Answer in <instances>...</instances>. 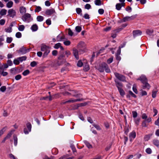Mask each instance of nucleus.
I'll return each mask as SVG.
<instances>
[{"instance_id":"obj_1","label":"nucleus","mask_w":159,"mask_h":159,"mask_svg":"<svg viewBox=\"0 0 159 159\" xmlns=\"http://www.w3.org/2000/svg\"><path fill=\"white\" fill-rule=\"evenodd\" d=\"M96 68L100 72H103L104 70L107 73H109L111 72L108 65L105 62L102 63L98 66H97Z\"/></svg>"},{"instance_id":"obj_2","label":"nucleus","mask_w":159,"mask_h":159,"mask_svg":"<svg viewBox=\"0 0 159 159\" xmlns=\"http://www.w3.org/2000/svg\"><path fill=\"white\" fill-rule=\"evenodd\" d=\"M41 50V51L44 52L43 55L44 57H46L50 52L49 47L44 44L42 45Z\"/></svg>"},{"instance_id":"obj_3","label":"nucleus","mask_w":159,"mask_h":159,"mask_svg":"<svg viewBox=\"0 0 159 159\" xmlns=\"http://www.w3.org/2000/svg\"><path fill=\"white\" fill-rule=\"evenodd\" d=\"M16 12L15 10L11 9L8 10L7 16L13 18L16 16Z\"/></svg>"},{"instance_id":"obj_4","label":"nucleus","mask_w":159,"mask_h":159,"mask_svg":"<svg viewBox=\"0 0 159 159\" xmlns=\"http://www.w3.org/2000/svg\"><path fill=\"white\" fill-rule=\"evenodd\" d=\"M115 76L119 80L122 81H125V77L123 75L120 74L118 73H115Z\"/></svg>"},{"instance_id":"obj_5","label":"nucleus","mask_w":159,"mask_h":159,"mask_svg":"<svg viewBox=\"0 0 159 159\" xmlns=\"http://www.w3.org/2000/svg\"><path fill=\"white\" fill-rule=\"evenodd\" d=\"M31 15L29 13H26L23 15L22 17V20L24 21L29 22L30 20Z\"/></svg>"},{"instance_id":"obj_6","label":"nucleus","mask_w":159,"mask_h":159,"mask_svg":"<svg viewBox=\"0 0 159 159\" xmlns=\"http://www.w3.org/2000/svg\"><path fill=\"white\" fill-rule=\"evenodd\" d=\"M82 99H70L69 100L63 102L62 103L65 104L66 103H74L78 101H80L82 100Z\"/></svg>"},{"instance_id":"obj_7","label":"nucleus","mask_w":159,"mask_h":159,"mask_svg":"<svg viewBox=\"0 0 159 159\" xmlns=\"http://www.w3.org/2000/svg\"><path fill=\"white\" fill-rule=\"evenodd\" d=\"M55 13V10L53 9H51L47 10L45 13L47 15L50 16Z\"/></svg>"},{"instance_id":"obj_8","label":"nucleus","mask_w":159,"mask_h":159,"mask_svg":"<svg viewBox=\"0 0 159 159\" xmlns=\"http://www.w3.org/2000/svg\"><path fill=\"white\" fill-rule=\"evenodd\" d=\"M136 136V133L134 131H133L130 133L129 135V140L130 141H132V140L134 139Z\"/></svg>"},{"instance_id":"obj_9","label":"nucleus","mask_w":159,"mask_h":159,"mask_svg":"<svg viewBox=\"0 0 159 159\" xmlns=\"http://www.w3.org/2000/svg\"><path fill=\"white\" fill-rule=\"evenodd\" d=\"M73 53L74 55L77 59H79V51H78L76 49L73 48Z\"/></svg>"},{"instance_id":"obj_10","label":"nucleus","mask_w":159,"mask_h":159,"mask_svg":"<svg viewBox=\"0 0 159 159\" xmlns=\"http://www.w3.org/2000/svg\"><path fill=\"white\" fill-rule=\"evenodd\" d=\"M141 34L142 32L140 30H135L133 31V36L135 37L140 35Z\"/></svg>"},{"instance_id":"obj_11","label":"nucleus","mask_w":159,"mask_h":159,"mask_svg":"<svg viewBox=\"0 0 159 159\" xmlns=\"http://www.w3.org/2000/svg\"><path fill=\"white\" fill-rule=\"evenodd\" d=\"M135 18L134 16H132L131 17L126 16L124 17L122 19L123 22H126L133 19Z\"/></svg>"},{"instance_id":"obj_12","label":"nucleus","mask_w":159,"mask_h":159,"mask_svg":"<svg viewBox=\"0 0 159 159\" xmlns=\"http://www.w3.org/2000/svg\"><path fill=\"white\" fill-rule=\"evenodd\" d=\"M143 89H149L150 88V85L147 82H145L143 83Z\"/></svg>"},{"instance_id":"obj_13","label":"nucleus","mask_w":159,"mask_h":159,"mask_svg":"<svg viewBox=\"0 0 159 159\" xmlns=\"http://www.w3.org/2000/svg\"><path fill=\"white\" fill-rule=\"evenodd\" d=\"M139 79L141 81L142 83L145 82H147V79L145 75H141Z\"/></svg>"},{"instance_id":"obj_14","label":"nucleus","mask_w":159,"mask_h":159,"mask_svg":"<svg viewBox=\"0 0 159 159\" xmlns=\"http://www.w3.org/2000/svg\"><path fill=\"white\" fill-rule=\"evenodd\" d=\"M85 62H84V63H86L84 65V70L85 71H87L89 69V65L87 64L86 63V61L84 60Z\"/></svg>"},{"instance_id":"obj_15","label":"nucleus","mask_w":159,"mask_h":159,"mask_svg":"<svg viewBox=\"0 0 159 159\" xmlns=\"http://www.w3.org/2000/svg\"><path fill=\"white\" fill-rule=\"evenodd\" d=\"M20 13L23 14L26 12V8L23 6L21 7L20 8Z\"/></svg>"},{"instance_id":"obj_16","label":"nucleus","mask_w":159,"mask_h":159,"mask_svg":"<svg viewBox=\"0 0 159 159\" xmlns=\"http://www.w3.org/2000/svg\"><path fill=\"white\" fill-rule=\"evenodd\" d=\"M84 42H81L79 43L78 45V48L79 49L84 48Z\"/></svg>"},{"instance_id":"obj_17","label":"nucleus","mask_w":159,"mask_h":159,"mask_svg":"<svg viewBox=\"0 0 159 159\" xmlns=\"http://www.w3.org/2000/svg\"><path fill=\"white\" fill-rule=\"evenodd\" d=\"M125 4V3H117L116 5V8L117 10H120L121 7V6H124Z\"/></svg>"},{"instance_id":"obj_18","label":"nucleus","mask_w":159,"mask_h":159,"mask_svg":"<svg viewBox=\"0 0 159 159\" xmlns=\"http://www.w3.org/2000/svg\"><path fill=\"white\" fill-rule=\"evenodd\" d=\"M0 73L3 76H5L8 74V73L6 72H4L3 71V69L1 67H0Z\"/></svg>"},{"instance_id":"obj_19","label":"nucleus","mask_w":159,"mask_h":159,"mask_svg":"<svg viewBox=\"0 0 159 159\" xmlns=\"http://www.w3.org/2000/svg\"><path fill=\"white\" fill-rule=\"evenodd\" d=\"M13 2L12 1H9L6 4V6L8 8H10L12 7Z\"/></svg>"},{"instance_id":"obj_20","label":"nucleus","mask_w":159,"mask_h":159,"mask_svg":"<svg viewBox=\"0 0 159 159\" xmlns=\"http://www.w3.org/2000/svg\"><path fill=\"white\" fill-rule=\"evenodd\" d=\"M65 39L64 36H61L60 35H58L57 38V39L58 41H61Z\"/></svg>"},{"instance_id":"obj_21","label":"nucleus","mask_w":159,"mask_h":159,"mask_svg":"<svg viewBox=\"0 0 159 159\" xmlns=\"http://www.w3.org/2000/svg\"><path fill=\"white\" fill-rule=\"evenodd\" d=\"M38 29V26L36 24L33 25L31 27V29L33 31H36Z\"/></svg>"},{"instance_id":"obj_22","label":"nucleus","mask_w":159,"mask_h":159,"mask_svg":"<svg viewBox=\"0 0 159 159\" xmlns=\"http://www.w3.org/2000/svg\"><path fill=\"white\" fill-rule=\"evenodd\" d=\"M153 32V30L152 29H148L146 30V34L149 35H151Z\"/></svg>"},{"instance_id":"obj_23","label":"nucleus","mask_w":159,"mask_h":159,"mask_svg":"<svg viewBox=\"0 0 159 159\" xmlns=\"http://www.w3.org/2000/svg\"><path fill=\"white\" fill-rule=\"evenodd\" d=\"M19 51L23 54H25L29 50L28 49H25V48L22 47L20 49Z\"/></svg>"},{"instance_id":"obj_24","label":"nucleus","mask_w":159,"mask_h":159,"mask_svg":"<svg viewBox=\"0 0 159 159\" xmlns=\"http://www.w3.org/2000/svg\"><path fill=\"white\" fill-rule=\"evenodd\" d=\"M7 12V10L5 9H2L0 11V15L3 16L6 15Z\"/></svg>"},{"instance_id":"obj_25","label":"nucleus","mask_w":159,"mask_h":159,"mask_svg":"<svg viewBox=\"0 0 159 159\" xmlns=\"http://www.w3.org/2000/svg\"><path fill=\"white\" fill-rule=\"evenodd\" d=\"M63 56L62 55H61L59 57H58L59 61L57 62V64L58 66H60L61 64V60L62 58L63 57Z\"/></svg>"},{"instance_id":"obj_26","label":"nucleus","mask_w":159,"mask_h":159,"mask_svg":"<svg viewBox=\"0 0 159 159\" xmlns=\"http://www.w3.org/2000/svg\"><path fill=\"white\" fill-rule=\"evenodd\" d=\"M118 90L120 92V95L122 96H124L125 94V93L123 89L121 88H118Z\"/></svg>"},{"instance_id":"obj_27","label":"nucleus","mask_w":159,"mask_h":159,"mask_svg":"<svg viewBox=\"0 0 159 159\" xmlns=\"http://www.w3.org/2000/svg\"><path fill=\"white\" fill-rule=\"evenodd\" d=\"M115 82L116 83V86L117 87L118 89V88H121L120 87L122 86V84L117 81H115Z\"/></svg>"},{"instance_id":"obj_28","label":"nucleus","mask_w":159,"mask_h":159,"mask_svg":"<svg viewBox=\"0 0 159 159\" xmlns=\"http://www.w3.org/2000/svg\"><path fill=\"white\" fill-rule=\"evenodd\" d=\"M43 17L41 16H38L37 17V21L39 22L42 21L43 20Z\"/></svg>"},{"instance_id":"obj_29","label":"nucleus","mask_w":159,"mask_h":159,"mask_svg":"<svg viewBox=\"0 0 159 159\" xmlns=\"http://www.w3.org/2000/svg\"><path fill=\"white\" fill-rule=\"evenodd\" d=\"M158 92V90L157 89L155 90H153L152 93V96L153 98H155L156 97V94Z\"/></svg>"},{"instance_id":"obj_30","label":"nucleus","mask_w":159,"mask_h":159,"mask_svg":"<svg viewBox=\"0 0 159 159\" xmlns=\"http://www.w3.org/2000/svg\"><path fill=\"white\" fill-rule=\"evenodd\" d=\"M26 59V57L25 56H23L18 57V59L19 62H22L23 61H25Z\"/></svg>"},{"instance_id":"obj_31","label":"nucleus","mask_w":159,"mask_h":159,"mask_svg":"<svg viewBox=\"0 0 159 159\" xmlns=\"http://www.w3.org/2000/svg\"><path fill=\"white\" fill-rule=\"evenodd\" d=\"M13 139L14 140V143L15 146H16L17 143V138L16 136H13Z\"/></svg>"},{"instance_id":"obj_32","label":"nucleus","mask_w":159,"mask_h":159,"mask_svg":"<svg viewBox=\"0 0 159 159\" xmlns=\"http://www.w3.org/2000/svg\"><path fill=\"white\" fill-rule=\"evenodd\" d=\"M113 57H111L108 59L107 60V62L108 64H110L113 61Z\"/></svg>"},{"instance_id":"obj_33","label":"nucleus","mask_w":159,"mask_h":159,"mask_svg":"<svg viewBox=\"0 0 159 159\" xmlns=\"http://www.w3.org/2000/svg\"><path fill=\"white\" fill-rule=\"evenodd\" d=\"M26 126L29 131H30L31 129V125L30 123H28L26 124Z\"/></svg>"},{"instance_id":"obj_34","label":"nucleus","mask_w":159,"mask_h":159,"mask_svg":"<svg viewBox=\"0 0 159 159\" xmlns=\"http://www.w3.org/2000/svg\"><path fill=\"white\" fill-rule=\"evenodd\" d=\"M153 143L155 145H156L157 147L159 146V142L158 140L157 139L154 140L153 141Z\"/></svg>"},{"instance_id":"obj_35","label":"nucleus","mask_w":159,"mask_h":159,"mask_svg":"<svg viewBox=\"0 0 159 159\" xmlns=\"http://www.w3.org/2000/svg\"><path fill=\"white\" fill-rule=\"evenodd\" d=\"M94 2L96 5L100 6L101 5V2L100 0H95Z\"/></svg>"},{"instance_id":"obj_36","label":"nucleus","mask_w":159,"mask_h":159,"mask_svg":"<svg viewBox=\"0 0 159 159\" xmlns=\"http://www.w3.org/2000/svg\"><path fill=\"white\" fill-rule=\"evenodd\" d=\"M151 135L152 134H151L146 135L144 137V140L145 141H148Z\"/></svg>"},{"instance_id":"obj_37","label":"nucleus","mask_w":159,"mask_h":159,"mask_svg":"<svg viewBox=\"0 0 159 159\" xmlns=\"http://www.w3.org/2000/svg\"><path fill=\"white\" fill-rule=\"evenodd\" d=\"M75 30L76 32L79 33L81 30L82 28L80 26H77L75 28Z\"/></svg>"},{"instance_id":"obj_38","label":"nucleus","mask_w":159,"mask_h":159,"mask_svg":"<svg viewBox=\"0 0 159 159\" xmlns=\"http://www.w3.org/2000/svg\"><path fill=\"white\" fill-rule=\"evenodd\" d=\"M25 29V26L24 25H21L19 26L18 30L20 31H23Z\"/></svg>"},{"instance_id":"obj_39","label":"nucleus","mask_w":159,"mask_h":159,"mask_svg":"<svg viewBox=\"0 0 159 159\" xmlns=\"http://www.w3.org/2000/svg\"><path fill=\"white\" fill-rule=\"evenodd\" d=\"M84 143L88 148H92V146L88 142L85 141L84 142Z\"/></svg>"},{"instance_id":"obj_40","label":"nucleus","mask_w":159,"mask_h":159,"mask_svg":"<svg viewBox=\"0 0 159 159\" xmlns=\"http://www.w3.org/2000/svg\"><path fill=\"white\" fill-rule=\"evenodd\" d=\"M4 39L2 37H0V47L2 46L3 45V43L2 42L4 41Z\"/></svg>"},{"instance_id":"obj_41","label":"nucleus","mask_w":159,"mask_h":159,"mask_svg":"<svg viewBox=\"0 0 159 159\" xmlns=\"http://www.w3.org/2000/svg\"><path fill=\"white\" fill-rule=\"evenodd\" d=\"M83 65V63L82 62L81 60L79 61L77 63V66L80 67L82 66Z\"/></svg>"},{"instance_id":"obj_42","label":"nucleus","mask_w":159,"mask_h":159,"mask_svg":"<svg viewBox=\"0 0 159 159\" xmlns=\"http://www.w3.org/2000/svg\"><path fill=\"white\" fill-rule=\"evenodd\" d=\"M30 73V71L28 70H27L25 71H24L23 73L22 74L24 76H26L27 75L29 74Z\"/></svg>"},{"instance_id":"obj_43","label":"nucleus","mask_w":159,"mask_h":159,"mask_svg":"<svg viewBox=\"0 0 159 159\" xmlns=\"http://www.w3.org/2000/svg\"><path fill=\"white\" fill-rule=\"evenodd\" d=\"M12 39L11 37H7V38L6 41L7 43H11L12 41Z\"/></svg>"},{"instance_id":"obj_44","label":"nucleus","mask_w":159,"mask_h":159,"mask_svg":"<svg viewBox=\"0 0 159 159\" xmlns=\"http://www.w3.org/2000/svg\"><path fill=\"white\" fill-rule=\"evenodd\" d=\"M133 90L134 92L136 94L138 93V91H137V89H136V85H134L133 87Z\"/></svg>"},{"instance_id":"obj_45","label":"nucleus","mask_w":159,"mask_h":159,"mask_svg":"<svg viewBox=\"0 0 159 159\" xmlns=\"http://www.w3.org/2000/svg\"><path fill=\"white\" fill-rule=\"evenodd\" d=\"M6 89V88L5 86H2L0 88V90L2 92H4L5 91Z\"/></svg>"},{"instance_id":"obj_46","label":"nucleus","mask_w":159,"mask_h":159,"mask_svg":"<svg viewBox=\"0 0 159 159\" xmlns=\"http://www.w3.org/2000/svg\"><path fill=\"white\" fill-rule=\"evenodd\" d=\"M61 46V44L60 43H57L56 44L54 47V48L56 49H58L59 48H60V47Z\"/></svg>"},{"instance_id":"obj_47","label":"nucleus","mask_w":159,"mask_h":159,"mask_svg":"<svg viewBox=\"0 0 159 159\" xmlns=\"http://www.w3.org/2000/svg\"><path fill=\"white\" fill-rule=\"evenodd\" d=\"M133 117L134 118H136L137 116V113L136 111H133L132 112Z\"/></svg>"},{"instance_id":"obj_48","label":"nucleus","mask_w":159,"mask_h":159,"mask_svg":"<svg viewBox=\"0 0 159 159\" xmlns=\"http://www.w3.org/2000/svg\"><path fill=\"white\" fill-rule=\"evenodd\" d=\"M5 30L6 32L8 33L11 32L12 31V28L11 27H9L5 29Z\"/></svg>"},{"instance_id":"obj_49","label":"nucleus","mask_w":159,"mask_h":159,"mask_svg":"<svg viewBox=\"0 0 159 159\" xmlns=\"http://www.w3.org/2000/svg\"><path fill=\"white\" fill-rule=\"evenodd\" d=\"M41 10V8L39 6L37 7L36 8L35 10V12H38Z\"/></svg>"},{"instance_id":"obj_50","label":"nucleus","mask_w":159,"mask_h":159,"mask_svg":"<svg viewBox=\"0 0 159 159\" xmlns=\"http://www.w3.org/2000/svg\"><path fill=\"white\" fill-rule=\"evenodd\" d=\"M13 63L16 65H18L19 64L20 62L18 59V58L14 60Z\"/></svg>"},{"instance_id":"obj_51","label":"nucleus","mask_w":159,"mask_h":159,"mask_svg":"<svg viewBox=\"0 0 159 159\" xmlns=\"http://www.w3.org/2000/svg\"><path fill=\"white\" fill-rule=\"evenodd\" d=\"M16 36L17 38H20L21 36V34L20 32H17L16 34Z\"/></svg>"},{"instance_id":"obj_52","label":"nucleus","mask_w":159,"mask_h":159,"mask_svg":"<svg viewBox=\"0 0 159 159\" xmlns=\"http://www.w3.org/2000/svg\"><path fill=\"white\" fill-rule=\"evenodd\" d=\"M6 128H4L0 130V137L3 134L6 130Z\"/></svg>"},{"instance_id":"obj_53","label":"nucleus","mask_w":159,"mask_h":159,"mask_svg":"<svg viewBox=\"0 0 159 159\" xmlns=\"http://www.w3.org/2000/svg\"><path fill=\"white\" fill-rule=\"evenodd\" d=\"M64 44L66 46H68L70 44V42L68 40L64 42Z\"/></svg>"},{"instance_id":"obj_54","label":"nucleus","mask_w":159,"mask_h":159,"mask_svg":"<svg viewBox=\"0 0 159 159\" xmlns=\"http://www.w3.org/2000/svg\"><path fill=\"white\" fill-rule=\"evenodd\" d=\"M141 93L142 96L146 95H147V93L145 91L143 90L142 89L141 90Z\"/></svg>"},{"instance_id":"obj_55","label":"nucleus","mask_w":159,"mask_h":159,"mask_svg":"<svg viewBox=\"0 0 159 159\" xmlns=\"http://www.w3.org/2000/svg\"><path fill=\"white\" fill-rule=\"evenodd\" d=\"M21 77V76L20 75H16L15 77V79L16 80H20Z\"/></svg>"},{"instance_id":"obj_56","label":"nucleus","mask_w":159,"mask_h":159,"mask_svg":"<svg viewBox=\"0 0 159 159\" xmlns=\"http://www.w3.org/2000/svg\"><path fill=\"white\" fill-rule=\"evenodd\" d=\"M37 64L36 62L35 61H33L30 63V66L32 67L35 66Z\"/></svg>"},{"instance_id":"obj_57","label":"nucleus","mask_w":159,"mask_h":159,"mask_svg":"<svg viewBox=\"0 0 159 159\" xmlns=\"http://www.w3.org/2000/svg\"><path fill=\"white\" fill-rule=\"evenodd\" d=\"M76 12L78 14H80L81 12H82L81 9L79 8H78L76 9Z\"/></svg>"},{"instance_id":"obj_58","label":"nucleus","mask_w":159,"mask_h":159,"mask_svg":"<svg viewBox=\"0 0 159 159\" xmlns=\"http://www.w3.org/2000/svg\"><path fill=\"white\" fill-rule=\"evenodd\" d=\"M68 34L70 36H72L73 35V33L72 30H71L70 29H68Z\"/></svg>"},{"instance_id":"obj_59","label":"nucleus","mask_w":159,"mask_h":159,"mask_svg":"<svg viewBox=\"0 0 159 159\" xmlns=\"http://www.w3.org/2000/svg\"><path fill=\"white\" fill-rule=\"evenodd\" d=\"M98 12L100 14H102L104 13V11L103 9H100L98 10Z\"/></svg>"},{"instance_id":"obj_60","label":"nucleus","mask_w":159,"mask_h":159,"mask_svg":"<svg viewBox=\"0 0 159 159\" xmlns=\"http://www.w3.org/2000/svg\"><path fill=\"white\" fill-rule=\"evenodd\" d=\"M5 22V20L4 19H1L0 20V25H3L4 24Z\"/></svg>"},{"instance_id":"obj_61","label":"nucleus","mask_w":159,"mask_h":159,"mask_svg":"<svg viewBox=\"0 0 159 159\" xmlns=\"http://www.w3.org/2000/svg\"><path fill=\"white\" fill-rule=\"evenodd\" d=\"M146 152L148 154H150L152 152V150L150 148H147L146 150Z\"/></svg>"},{"instance_id":"obj_62","label":"nucleus","mask_w":159,"mask_h":159,"mask_svg":"<svg viewBox=\"0 0 159 159\" xmlns=\"http://www.w3.org/2000/svg\"><path fill=\"white\" fill-rule=\"evenodd\" d=\"M91 5L89 4H87L85 6V9H89L91 8Z\"/></svg>"},{"instance_id":"obj_63","label":"nucleus","mask_w":159,"mask_h":159,"mask_svg":"<svg viewBox=\"0 0 159 159\" xmlns=\"http://www.w3.org/2000/svg\"><path fill=\"white\" fill-rule=\"evenodd\" d=\"M7 64L9 66H11L12 65V61L11 60H8L7 61Z\"/></svg>"},{"instance_id":"obj_64","label":"nucleus","mask_w":159,"mask_h":159,"mask_svg":"<svg viewBox=\"0 0 159 159\" xmlns=\"http://www.w3.org/2000/svg\"><path fill=\"white\" fill-rule=\"evenodd\" d=\"M129 94L131 95L132 97L134 98H136V95L134 94L131 91H129Z\"/></svg>"}]
</instances>
